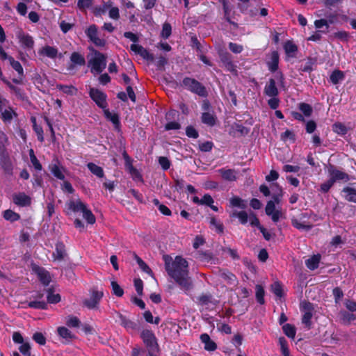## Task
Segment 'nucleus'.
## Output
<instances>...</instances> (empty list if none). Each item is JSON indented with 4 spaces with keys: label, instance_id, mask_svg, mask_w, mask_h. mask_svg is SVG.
<instances>
[{
    "label": "nucleus",
    "instance_id": "f257e3e1",
    "mask_svg": "<svg viewBox=\"0 0 356 356\" xmlns=\"http://www.w3.org/2000/svg\"><path fill=\"white\" fill-rule=\"evenodd\" d=\"M165 268L168 275L183 290L188 291L192 286V281L188 276V262L181 256H176L174 259L168 255L163 256Z\"/></svg>",
    "mask_w": 356,
    "mask_h": 356
},
{
    "label": "nucleus",
    "instance_id": "f03ea898",
    "mask_svg": "<svg viewBox=\"0 0 356 356\" xmlns=\"http://www.w3.org/2000/svg\"><path fill=\"white\" fill-rule=\"evenodd\" d=\"M89 49L92 52V56L88 60L90 72L93 74H100L106 67V56L93 47H89Z\"/></svg>",
    "mask_w": 356,
    "mask_h": 356
},
{
    "label": "nucleus",
    "instance_id": "7ed1b4c3",
    "mask_svg": "<svg viewBox=\"0 0 356 356\" xmlns=\"http://www.w3.org/2000/svg\"><path fill=\"white\" fill-rule=\"evenodd\" d=\"M68 209L74 213L81 212L83 218L89 224H94L95 222V217L92 211L88 208L87 205L83 202L80 199L70 200L67 203Z\"/></svg>",
    "mask_w": 356,
    "mask_h": 356
},
{
    "label": "nucleus",
    "instance_id": "20e7f679",
    "mask_svg": "<svg viewBox=\"0 0 356 356\" xmlns=\"http://www.w3.org/2000/svg\"><path fill=\"white\" fill-rule=\"evenodd\" d=\"M181 86L190 90L191 92L195 93L201 97H206L207 92L205 87L199 81L195 79L186 77L184 79Z\"/></svg>",
    "mask_w": 356,
    "mask_h": 356
},
{
    "label": "nucleus",
    "instance_id": "39448f33",
    "mask_svg": "<svg viewBox=\"0 0 356 356\" xmlns=\"http://www.w3.org/2000/svg\"><path fill=\"white\" fill-rule=\"evenodd\" d=\"M87 37L97 47H104L106 44V40L100 38L98 35V28L95 24H91L85 31Z\"/></svg>",
    "mask_w": 356,
    "mask_h": 356
},
{
    "label": "nucleus",
    "instance_id": "423d86ee",
    "mask_svg": "<svg viewBox=\"0 0 356 356\" xmlns=\"http://www.w3.org/2000/svg\"><path fill=\"white\" fill-rule=\"evenodd\" d=\"M89 95L96 104L103 108H106L108 104L106 102V95L97 88H91L89 91Z\"/></svg>",
    "mask_w": 356,
    "mask_h": 356
},
{
    "label": "nucleus",
    "instance_id": "0eeeda50",
    "mask_svg": "<svg viewBox=\"0 0 356 356\" xmlns=\"http://www.w3.org/2000/svg\"><path fill=\"white\" fill-rule=\"evenodd\" d=\"M140 337L142 338L147 350L150 349L152 351L154 350L157 349V347H159L156 341V338L154 334L151 330H143V332L140 334Z\"/></svg>",
    "mask_w": 356,
    "mask_h": 356
},
{
    "label": "nucleus",
    "instance_id": "6e6552de",
    "mask_svg": "<svg viewBox=\"0 0 356 356\" xmlns=\"http://www.w3.org/2000/svg\"><path fill=\"white\" fill-rule=\"evenodd\" d=\"M265 211L267 216H270L274 222H277L280 218H284V214L280 209H277L275 202L270 200L267 202Z\"/></svg>",
    "mask_w": 356,
    "mask_h": 356
},
{
    "label": "nucleus",
    "instance_id": "1a4fd4ad",
    "mask_svg": "<svg viewBox=\"0 0 356 356\" xmlns=\"http://www.w3.org/2000/svg\"><path fill=\"white\" fill-rule=\"evenodd\" d=\"M328 172L330 178L334 184L336 181H340L346 182L350 179L349 175L347 173L336 169L335 167L332 165L328 167Z\"/></svg>",
    "mask_w": 356,
    "mask_h": 356
},
{
    "label": "nucleus",
    "instance_id": "9d476101",
    "mask_svg": "<svg viewBox=\"0 0 356 356\" xmlns=\"http://www.w3.org/2000/svg\"><path fill=\"white\" fill-rule=\"evenodd\" d=\"M103 292L93 289L91 291L90 297L83 301V305L88 309H95L99 305L100 300L103 297Z\"/></svg>",
    "mask_w": 356,
    "mask_h": 356
},
{
    "label": "nucleus",
    "instance_id": "9b49d317",
    "mask_svg": "<svg viewBox=\"0 0 356 356\" xmlns=\"http://www.w3.org/2000/svg\"><path fill=\"white\" fill-rule=\"evenodd\" d=\"M71 63L67 66V70L69 72H72L76 66H83L86 64L84 56L79 52H73L70 56Z\"/></svg>",
    "mask_w": 356,
    "mask_h": 356
},
{
    "label": "nucleus",
    "instance_id": "f8f14e48",
    "mask_svg": "<svg viewBox=\"0 0 356 356\" xmlns=\"http://www.w3.org/2000/svg\"><path fill=\"white\" fill-rule=\"evenodd\" d=\"M17 37L22 47L26 49H33L34 46V40L29 34L24 33L22 31H19L17 33Z\"/></svg>",
    "mask_w": 356,
    "mask_h": 356
},
{
    "label": "nucleus",
    "instance_id": "ddd939ff",
    "mask_svg": "<svg viewBox=\"0 0 356 356\" xmlns=\"http://www.w3.org/2000/svg\"><path fill=\"white\" fill-rule=\"evenodd\" d=\"M118 315L120 321V325L128 332H132L138 330V325L136 322L131 321L122 314L118 313Z\"/></svg>",
    "mask_w": 356,
    "mask_h": 356
},
{
    "label": "nucleus",
    "instance_id": "4468645a",
    "mask_svg": "<svg viewBox=\"0 0 356 356\" xmlns=\"http://www.w3.org/2000/svg\"><path fill=\"white\" fill-rule=\"evenodd\" d=\"M13 202L19 207H27L31 203V197L24 193H19L13 195Z\"/></svg>",
    "mask_w": 356,
    "mask_h": 356
},
{
    "label": "nucleus",
    "instance_id": "2eb2a0df",
    "mask_svg": "<svg viewBox=\"0 0 356 356\" xmlns=\"http://www.w3.org/2000/svg\"><path fill=\"white\" fill-rule=\"evenodd\" d=\"M131 51L135 54H139L144 59L147 60H153L154 56L146 49L139 44H133L130 47Z\"/></svg>",
    "mask_w": 356,
    "mask_h": 356
},
{
    "label": "nucleus",
    "instance_id": "dca6fc26",
    "mask_svg": "<svg viewBox=\"0 0 356 356\" xmlns=\"http://www.w3.org/2000/svg\"><path fill=\"white\" fill-rule=\"evenodd\" d=\"M264 92L268 97H274L279 95V90L276 86L275 80L274 79H270L268 80L264 87Z\"/></svg>",
    "mask_w": 356,
    "mask_h": 356
},
{
    "label": "nucleus",
    "instance_id": "f3484780",
    "mask_svg": "<svg viewBox=\"0 0 356 356\" xmlns=\"http://www.w3.org/2000/svg\"><path fill=\"white\" fill-rule=\"evenodd\" d=\"M338 318L340 323L345 325H349L356 319V315L353 312L349 313L346 311L342 310L338 314Z\"/></svg>",
    "mask_w": 356,
    "mask_h": 356
},
{
    "label": "nucleus",
    "instance_id": "a211bd4d",
    "mask_svg": "<svg viewBox=\"0 0 356 356\" xmlns=\"http://www.w3.org/2000/svg\"><path fill=\"white\" fill-rule=\"evenodd\" d=\"M220 59L227 71L234 74L235 75L237 74L236 66L232 60L231 56L229 54L222 55Z\"/></svg>",
    "mask_w": 356,
    "mask_h": 356
},
{
    "label": "nucleus",
    "instance_id": "6ab92c4d",
    "mask_svg": "<svg viewBox=\"0 0 356 356\" xmlns=\"http://www.w3.org/2000/svg\"><path fill=\"white\" fill-rule=\"evenodd\" d=\"M218 172L224 180L229 181L236 180L237 172L234 169L221 168Z\"/></svg>",
    "mask_w": 356,
    "mask_h": 356
},
{
    "label": "nucleus",
    "instance_id": "aec40b11",
    "mask_svg": "<svg viewBox=\"0 0 356 356\" xmlns=\"http://www.w3.org/2000/svg\"><path fill=\"white\" fill-rule=\"evenodd\" d=\"M123 158L125 161V168L126 170L131 175V176L134 177H140V174L138 171L134 167L132 164V159L129 156L126 152H124L122 154Z\"/></svg>",
    "mask_w": 356,
    "mask_h": 356
},
{
    "label": "nucleus",
    "instance_id": "412c9836",
    "mask_svg": "<svg viewBox=\"0 0 356 356\" xmlns=\"http://www.w3.org/2000/svg\"><path fill=\"white\" fill-rule=\"evenodd\" d=\"M104 113L107 120L111 121L114 126V128L118 131H120V122L119 119V116L116 113H113L110 112L108 109L105 108L104 110Z\"/></svg>",
    "mask_w": 356,
    "mask_h": 356
},
{
    "label": "nucleus",
    "instance_id": "4be33fe9",
    "mask_svg": "<svg viewBox=\"0 0 356 356\" xmlns=\"http://www.w3.org/2000/svg\"><path fill=\"white\" fill-rule=\"evenodd\" d=\"M49 169H50L51 173L57 179H60V180L65 179V175H64L65 168L62 166H60L58 164V162H56L55 163H51L49 165Z\"/></svg>",
    "mask_w": 356,
    "mask_h": 356
},
{
    "label": "nucleus",
    "instance_id": "5701e85b",
    "mask_svg": "<svg viewBox=\"0 0 356 356\" xmlns=\"http://www.w3.org/2000/svg\"><path fill=\"white\" fill-rule=\"evenodd\" d=\"M284 49L288 57L294 58L298 51V47L293 41L288 40L284 44Z\"/></svg>",
    "mask_w": 356,
    "mask_h": 356
},
{
    "label": "nucleus",
    "instance_id": "b1692460",
    "mask_svg": "<svg viewBox=\"0 0 356 356\" xmlns=\"http://www.w3.org/2000/svg\"><path fill=\"white\" fill-rule=\"evenodd\" d=\"M113 4V3L111 0L104 1L102 6H97L94 8V15L95 16H101L105 14L108 10H109Z\"/></svg>",
    "mask_w": 356,
    "mask_h": 356
},
{
    "label": "nucleus",
    "instance_id": "393cba45",
    "mask_svg": "<svg viewBox=\"0 0 356 356\" xmlns=\"http://www.w3.org/2000/svg\"><path fill=\"white\" fill-rule=\"evenodd\" d=\"M200 339L204 343V348L209 351H213L217 348V346L213 342L207 334H202L200 336Z\"/></svg>",
    "mask_w": 356,
    "mask_h": 356
},
{
    "label": "nucleus",
    "instance_id": "a878e982",
    "mask_svg": "<svg viewBox=\"0 0 356 356\" xmlns=\"http://www.w3.org/2000/svg\"><path fill=\"white\" fill-rule=\"evenodd\" d=\"M320 261L321 255L315 254L305 261V265L309 270H314L318 267Z\"/></svg>",
    "mask_w": 356,
    "mask_h": 356
},
{
    "label": "nucleus",
    "instance_id": "bb28decb",
    "mask_svg": "<svg viewBox=\"0 0 356 356\" xmlns=\"http://www.w3.org/2000/svg\"><path fill=\"white\" fill-rule=\"evenodd\" d=\"M53 256L56 260H63L65 256V248L63 243H57L56 245V250L53 254Z\"/></svg>",
    "mask_w": 356,
    "mask_h": 356
},
{
    "label": "nucleus",
    "instance_id": "cd10ccee",
    "mask_svg": "<svg viewBox=\"0 0 356 356\" xmlns=\"http://www.w3.org/2000/svg\"><path fill=\"white\" fill-rule=\"evenodd\" d=\"M219 276L229 284H234L236 282V276L228 270H220Z\"/></svg>",
    "mask_w": 356,
    "mask_h": 356
},
{
    "label": "nucleus",
    "instance_id": "c85d7f7f",
    "mask_svg": "<svg viewBox=\"0 0 356 356\" xmlns=\"http://www.w3.org/2000/svg\"><path fill=\"white\" fill-rule=\"evenodd\" d=\"M40 54L50 58H54L57 56L58 49L54 47L47 45L40 50Z\"/></svg>",
    "mask_w": 356,
    "mask_h": 356
},
{
    "label": "nucleus",
    "instance_id": "c756f323",
    "mask_svg": "<svg viewBox=\"0 0 356 356\" xmlns=\"http://www.w3.org/2000/svg\"><path fill=\"white\" fill-rule=\"evenodd\" d=\"M279 54L277 51H273L270 54V60L268 63V69L271 72H275L278 68Z\"/></svg>",
    "mask_w": 356,
    "mask_h": 356
},
{
    "label": "nucleus",
    "instance_id": "7c9ffc66",
    "mask_svg": "<svg viewBox=\"0 0 356 356\" xmlns=\"http://www.w3.org/2000/svg\"><path fill=\"white\" fill-rule=\"evenodd\" d=\"M249 216L248 213L245 211H233L230 213V217L232 218H238L240 222L243 225H245L247 223Z\"/></svg>",
    "mask_w": 356,
    "mask_h": 356
},
{
    "label": "nucleus",
    "instance_id": "2f4dec72",
    "mask_svg": "<svg viewBox=\"0 0 356 356\" xmlns=\"http://www.w3.org/2000/svg\"><path fill=\"white\" fill-rule=\"evenodd\" d=\"M37 273L40 280L44 284L48 285L51 282L49 273L42 268H38Z\"/></svg>",
    "mask_w": 356,
    "mask_h": 356
},
{
    "label": "nucleus",
    "instance_id": "473e14b6",
    "mask_svg": "<svg viewBox=\"0 0 356 356\" xmlns=\"http://www.w3.org/2000/svg\"><path fill=\"white\" fill-rule=\"evenodd\" d=\"M87 167L89 170L99 178H102L104 176L103 168L94 163H88Z\"/></svg>",
    "mask_w": 356,
    "mask_h": 356
},
{
    "label": "nucleus",
    "instance_id": "72a5a7b5",
    "mask_svg": "<svg viewBox=\"0 0 356 356\" xmlns=\"http://www.w3.org/2000/svg\"><path fill=\"white\" fill-rule=\"evenodd\" d=\"M3 217L5 220L11 222L20 219V215L10 209H7L3 212Z\"/></svg>",
    "mask_w": 356,
    "mask_h": 356
},
{
    "label": "nucleus",
    "instance_id": "f704fd0d",
    "mask_svg": "<svg viewBox=\"0 0 356 356\" xmlns=\"http://www.w3.org/2000/svg\"><path fill=\"white\" fill-rule=\"evenodd\" d=\"M343 192L345 193V198L346 200L356 203L355 189L350 187H346L343 189Z\"/></svg>",
    "mask_w": 356,
    "mask_h": 356
},
{
    "label": "nucleus",
    "instance_id": "c9c22d12",
    "mask_svg": "<svg viewBox=\"0 0 356 356\" xmlns=\"http://www.w3.org/2000/svg\"><path fill=\"white\" fill-rule=\"evenodd\" d=\"M282 330L284 333L289 338L294 339L296 333V329L294 325L286 323L283 325Z\"/></svg>",
    "mask_w": 356,
    "mask_h": 356
},
{
    "label": "nucleus",
    "instance_id": "e433bc0d",
    "mask_svg": "<svg viewBox=\"0 0 356 356\" xmlns=\"http://www.w3.org/2000/svg\"><path fill=\"white\" fill-rule=\"evenodd\" d=\"M58 334L60 337L70 341L73 338L72 332L65 327H59L57 329Z\"/></svg>",
    "mask_w": 356,
    "mask_h": 356
},
{
    "label": "nucleus",
    "instance_id": "4c0bfd02",
    "mask_svg": "<svg viewBox=\"0 0 356 356\" xmlns=\"http://www.w3.org/2000/svg\"><path fill=\"white\" fill-rule=\"evenodd\" d=\"M291 224L292 225L296 227V229H300V230H306V231H308V230H310L311 228L312 227V225H308V224H305L304 222H300L297 218H293L291 219Z\"/></svg>",
    "mask_w": 356,
    "mask_h": 356
},
{
    "label": "nucleus",
    "instance_id": "58836bf2",
    "mask_svg": "<svg viewBox=\"0 0 356 356\" xmlns=\"http://www.w3.org/2000/svg\"><path fill=\"white\" fill-rule=\"evenodd\" d=\"M332 130L337 134L345 135L348 132V128L341 122H336L332 126Z\"/></svg>",
    "mask_w": 356,
    "mask_h": 356
},
{
    "label": "nucleus",
    "instance_id": "ea45409f",
    "mask_svg": "<svg viewBox=\"0 0 356 356\" xmlns=\"http://www.w3.org/2000/svg\"><path fill=\"white\" fill-rule=\"evenodd\" d=\"M202 121L203 123L209 125V126H213L216 122L215 118L213 114L210 113H203L202 115Z\"/></svg>",
    "mask_w": 356,
    "mask_h": 356
},
{
    "label": "nucleus",
    "instance_id": "a19ab883",
    "mask_svg": "<svg viewBox=\"0 0 356 356\" xmlns=\"http://www.w3.org/2000/svg\"><path fill=\"white\" fill-rule=\"evenodd\" d=\"M57 88L67 95H74L76 92L77 90L72 85H57Z\"/></svg>",
    "mask_w": 356,
    "mask_h": 356
},
{
    "label": "nucleus",
    "instance_id": "79ce46f5",
    "mask_svg": "<svg viewBox=\"0 0 356 356\" xmlns=\"http://www.w3.org/2000/svg\"><path fill=\"white\" fill-rule=\"evenodd\" d=\"M344 79L343 72L340 70H334L331 76L330 80L332 83L337 84L339 81H342Z\"/></svg>",
    "mask_w": 356,
    "mask_h": 356
},
{
    "label": "nucleus",
    "instance_id": "37998d69",
    "mask_svg": "<svg viewBox=\"0 0 356 356\" xmlns=\"http://www.w3.org/2000/svg\"><path fill=\"white\" fill-rule=\"evenodd\" d=\"M134 259H136L137 264L140 266V268L145 273H147L149 275L152 274V270L150 269V268L145 264V261L142 260L141 258H140L137 254H134Z\"/></svg>",
    "mask_w": 356,
    "mask_h": 356
},
{
    "label": "nucleus",
    "instance_id": "c03bdc74",
    "mask_svg": "<svg viewBox=\"0 0 356 356\" xmlns=\"http://www.w3.org/2000/svg\"><path fill=\"white\" fill-rule=\"evenodd\" d=\"M255 290H256V298H257V302L261 305L264 304L265 301H264V297L265 292H264V288L261 285H257L255 287Z\"/></svg>",
    "mask_w": 356,
    "mask_h": 356
},
{
    "label": "nucleus",
    "instance_id": "a18cd8bd",
    "mask_svg": "<svg viewBox=\"0 0 356 356\" xmlns=\"http://www.w3.org/2000/svg\"><path fill=\"white\" fill-rule=\"evenodd\" d=\"M299 109L306 117H310L312 114V107L307 103H300L298 106Z\"/></svg>",
    "mask_w": 356,
    "mask_h": 356
},
{
    "label": "nucleus",
    "instance_id": "49530a36",
    "mask_svg": "<svg viewBox=\"0 0 356 356\" xmlns=\"http://www.w3.org/2000/svg\"><path fill=\"white\" fill-rule=\"evenodd\" d=\"M9 61H10V63L12 66V67L16 71L18 72V74L21 76H23V74H24V70H23V67L22 66V65L20 64V63L19 61H17V60H15L14 58L13 57H10L9 58Z\"/></svg>",
    "mask_w": 356,
    "mask_h": 356
},
{
    "label": "nucleus",
    "instance_id": "de8ad7c7",
    "mask_svg": "<svg viewBox=\"0 0 356 356\" xmlns=\"http://www.w3.org/2000/svg\"><path fill=\"white\" fill-rule=\"evenodd\" d=\"M29 156H30L31 162L32 165H33V167L35 168V169L37 170H41L42 165L40 164V161L35 156V155L34 154V151L32 149H31L29 150Z\"/></svg>",
    "mask_w": 356,
    "mask_h": 356
},
{
    "label": "nucleus",
    "instance_id": "09e8293b",
    "mask_svg": "<svg viewBox=\"0 0 356 356\" xmlns=\"http://www.w3.org/2000/svg\"><path fill=\"white\" fill-rule=\"evenodd\" d=\"M197 258L203 262H209L213 259V256L211 253L209 252H197Z\"/></svg>",
    "mask_w": 356,
    "mask_h": 356
},
{
    "label": "nucleus",
    "instance_id": "8fccbe9b",
    "mask_svg": "<svg viewBox=\"0 0 356 356\" xmlns=\"http://www.w3.org/2000/svg\"><path fill=\"white\" fill-rule=\"evenodd\" d=\"M271 291L277 297L283 296L282 286L279 282H275L271 285Z\"/></svg>",
    "mask_w": 356,
    "mask_h": 356
},
{
    "label": "nucleus",
    "instance_id": "3c124183",
    "mask_svg": "<svg viewBox=\"0 0 356 356\" xmlns=\"http://www.w3.org/2000/svg\"><path fill=\"white\" fill-rule=\"evenodd\" d=\"M32 122L33 123V129H34L35 132L37 134L38 139L40 142H43L44 136H43V129H42V128L40 126H39V125H38L36 124L35 118H32Z\"/></svg>",
    "mask_w": 356,
    "mask_h": 356
},
{
    "label": "nucleus",
    "instance_id": "603ef678",
    "mask_svg": "<svg viewBox=\"0 0 356 356\" xmlns=\"http://www.w3.org/2000/svg\"><path fill=\"white\" fill-rule=\"evenodd\" d=\"M312 316H313V313H309V312L303 313V315L302 317V324L305 325V326L307 329L311 328Z\"/></svg>",
    "mask_w": 356,
    "mask_h": 356
},
{
    "label": "nucleus",
    "instance_id": "864d4df0",
    "mask_svg": "<svg viewBox=\"0 0 356 356\" xmlns=\"http://www.w3.org/2000/svg\"><path fill=\"white\" fill-rule=\"evenodd\" d=\"M230 204L233 207H238L241 209H245L246 207L245 202L238 197H234L231 198Z\"/></svg>",
    "mask_w": 356,
    "mask_h": 356
},
{
    "label": "nucleus",
    "instance_id": "5fc2aeb1",
    "mask_svg": "<svg viewBox=\"0 0 356 356\" xmlns=\"http://www.w3.org/2000/svg\"><path fill=\"white\" fill-rule=\"evenodd\" d=\"M47 301L49 303L55 304L60 301V296L58 293H54L51 290L48 291Z\"/></svg>",
    "mask_w": 356,
    "mask_h": 356
},
{
    "label": "nucleus",
    "instance_id": "6e6d98bb",
    "mask_svg": "<svg viewBox=\"0 0 356 356\" xmlns=\"http://www.w3.org/2000/svg\"><path fill=\"white\" fill-rule=\"evenodd\" d=\"M300 309L303 313H313L314 308L312 303L307 301H303L300 303Z\"/></svg>",
    "mask_w": 356,
    "mask_h": 356
},
{
    "label": "nucleus",
    "instance_id": "4d7b16f0",
    "mask_svg": "<svg viewBox=\"0 0 356 356\" xmlns=\"http://www.w3.org/2000/svg\"><path fill=\"white\" fill-rule=\"evenodd\" d=\"M279 343L281 347V350L284 356H289V350L287 346V342L284 337L279 339Z\"/></svg>",
    "mask_w": 356,
    "mask_h": 356
},
{
    "label": "nucleus",
    "instance_id": "13d9d810",
    "mask_svg": "<svg viewBox=\"0 0 356 356\" xmlns=\"http://www.w3.org/2000/svg\"><path fill=\"white\" fill-rule=\"evenodd\" d=\"M111 286H112V289H113V293L115 296H117L118 297H121L123 296L124 291L116 282L112 281Z\"/></svg>",
    "mask_w": 356,
    "mask_h": 356
},
{
    "label": "nucleus",
    "instance_id": "bf43d9fd",
    "mask_svg": "<svg viewBox=\"0 0 356 356\" xmlns=\"http://www.w3.org/2000/svg\"><path fill=\"white\" fill-rule=\"evenodd\" d=\"M28 306L35 309H47V303L44 301H31L28 303Z\"/></svg>",
    "mask_w": 356,
    "mask_h": 356
},
{
    "label": "nucleus",
    "instance_id": "052dcab7",
    "mask_svg": "<svg viewBox=\"0 0 356 356\" xmlns=\"http://www.w3.org/2000/svg\"><path fill=\"white\" fill-rule=\"evenodd\" d=\"M92 2L93 0H78L77 6L80 10H84L91 7Z\"/></svg>",
    "mask_w": 356,
    "mask_h": 356
},
{
    "label": "nucleus",
    "instance_id": "680f3d73",
    "mask_svg": "<svg viewBox=\"0 0 356 356\" xmlns=\"http://www.w3.org/2000/svg\"><path fill=\"white\" fill-rule=\"evenodd\" d=\"M108 16L112 19L118 20L120 17L119 8L112 6L108 10Z\"/></svg>",
    "mask_w": 356,
    "mask_h": 356
},
{
    "label": "nucleus",
    "instance_id": "e2e57ef3",
    "mask_svg": "<svg viewBox=\"0 0 356 356\" xmlns=\"http://www.w3.org/2000/svg\"><path fill=\"white\" fill-rule=\"evenodd\" d=\"M66 324L70 327H78L80 325V321L77 317L70 316H68Z\"/></svg>",
    "mask_w": 356,
    "mask_h": 356
},
{
    "label": "nucleus",
    "instance_id": "0e129e2a",
    "mask_svg": "<svg viewBox=\"0 0 356 356\" xmlns=\"http://www.w3.org/2000/svg\"><path fill=\"white\" fill-rule=\"evenodd\" d=\"M33 339L40 345H44L46 343V338L41 332H35L33 335Z\"/></svg>",
    "mask_w": 356,
    "mask_h": 356
},
{
    "label": "nucleus",
    "instance_id": "69168bd1",
    "mask_svg": "<svg viewBox=\"0 0 356 356\" xmlns=\"http://www.w3.org/2000/svg\"><path fill=\"white\" fill-rule=\"evenodd\" d=\"M13 114H15V113L9 108V109H6L1 113V118L3 121L9 122L13 119Z\"/></svg>",
    "mask_w": 356,
    "mask_h": 356
},
{
    "label": "nucleus",
    "instance_id": "338daca9",
    "mask_svg": "<svg viewBox=\"0 0 356 356\" xmlns=\"http://www.w3.org/2000/svg\"><path fill=\"white\" fill-rule=\"evenodd\" d=\"M171 26L168 23H164L161 31V35L164 38H168L171 34Z\"/></svg>",
    "mask_w": 356,
    "mask_h": 356
},
{
    "label": "nucleus",
    "instance_id": "774afa93",
    "mask_svg": "<svg viewBox=\"0 0 356 356\" xmlns=\"http://www.w3.org/2000/svg\"><path fill=\"white\" fill-rule=\"evenodd\" d=\"M345 307L351 312H356V302L351 300H346L344 302Z\"/></svg>",
    "mask_w": 356,
    "mask_h": 356
}]
</instances>
